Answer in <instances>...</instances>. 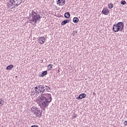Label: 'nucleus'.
I'll list each match as a JSON object with an SVG mask.
<instances>
[{
	"instance_id": "nucleus-17",
	"label": "nucleus",
	"mask_w": 127,
	"mask_h": 127,
	"mask_svg": "<svg viewBox=\"0 0 127 127\" xmlns=\"http://www.w3.org/2000/svg\"><path fill=\"white\" fill-rule=\"evenodd\" d=\"M46 75H47V70L43 71L41 75V77H44Z\"/></svg>"
},
{
	"instance_id": "nucleus-22",
	"label": "nucleus",
	"mask_w": 127,
	"mask_h": 127,
	"mask_svg": "<svg viewBox=\"0 0 127 127\" xmlns=\"http://www.w3.org/2000/svg\"><path fill=\"white\" fill-rule=\"evenodd\" d=\"M124 125H125V126H127V121L124 122Z\"/></svg>"
},
{
	"instance_id": "nucleus-20",
	"label": "nucleus",
	"mask_w": 127,
	"mask_h": 127,
	"mask_svg": "<svg viewBox=\"0 0 127 127\" xmlns=\"http://www.w3.org/2000/svg\"><path fill=\"white\" fill-rule=\"evenodd\" d=\"M77 117V114H74L73 116L72 117V119L74 120V119H76Z\"/></svg>"
},
{
	"instance_id": "nucleus-18",
	"label": "nucleus",
	"mask_w": 127,
	"mask_h": 127,
	"mask_svg": "<svg viewBox=\"0 0 127 127\" xmlns=\"http://www.w3.org/2000/svg\"><path fill=\"white\" fill-rule=\"evenodd\" d=\"M4 104V101L2 100L1 98H0V107H2Z\"/></svg>"
},
{
	"instance_id": "nucleus-15",
	"label": "nucleus",
	"mask_w": 127,
	"mask_h": 127,
	"mask_svg": "<svg viewBox=\"0 0 127 127\" xmlns=\"http://www.w3.org/2000/svg\"><path fill=\"white\" fill-rule=\"evenodd\" d=\"M13 68V65L10 64L6 67V70H11Z\"/></svg>"
},
{
	"instance_id": "nucleus-12",
	"label": "nucleus",
	"mask_w": 127,
	"mask_h": 127,
	"mask_svg": "<svg viewBox=\"0 0 127 127\" xmlns=\"http://www.w3.org/2000/svg\"><path fill=\"white\" fill-rule=\"evenodd\" d=\"M70 22V21L68 19H65L64 21H63L61 23L62 25H65L66 23H69Z\"/></svg>"
},
{
	"instance_id": "nucleus-25",
	"label": "nucleus",
	"mask_w": 127,
	"mask_h": 127,
	"mask_svg": "<svg viewBox=\"0 0 127 127\" xmlns=\"http://www.w3.org/2000/svg\"><path fill=\"white\" fill-rule=\"evenodd\" d=\"M93 95H95V92L93 93Z\"/></svg>"
},
{
	"instance_id": "nucleus-3",
	"label": "nucleus",
	"mask_w": 127,
	"mask_h": 127,
	"mask_svg": "<svg viewBox=\"0 0 127 127\" xmlns=\"http://www.w3.org/2000/svg\"><path fill=\"white\" fill-rule=\"evenodd\" d=\"M32 112L34 113V115H35L37 118H41V116H42V111L40 110L39 108L33 107Z\"/></svg>"
},
{
	"instance_id": "nucleus-21",
	"label": "nucleus",
	"mask_w": 127,
	"mask_h": 127,
	"mask_svg": "<svg viewBox=\"0 0 127 127\" xmlns=\"http://www.w3.org/2000/svg\"><path fill=\"white\" fill-rule=\"evenodd\" d=\"M18 0V1H19L20 4H21V3H22L23 2H24V1H23V0Z\"/></svg>"
},
{
	"instance_id": "nucleus-23",
	"label": "nucleus",
	"mask_w": 127,
	"mask_h": 127,
	"mask_svg": "<svg viewBox=\"0 0 127 127\" xmlns=\"http://www.w3.org/2000/svg\"><path fill=\"white\" fill-rule=\"evenodd\" d=\"M74 32H75V33H77V31H75Z\"/></svg>"
},
{
	"instance_id": "nucleus-6",
	"label": "nucleus",
	"mask_w": 127,
	"mask_h": 127,
	"mask_svg": "<svg viewBox=\"0 0 127 127\" xmlns=\"http://www.w3.org/2000/svg\"><path fill=\"white\" fill-rule=\"evenodd\" d=\"M66 3L65 0H57V4L60 6H63Z\"/></svg>"
},
{
	"instance_id": "nucleus-5",
	"label": "nucleus",
	"mask_w": 127,
	"mask_h": 127,
	"mask_svg": "<svg viewBox=\"0 0 127 127\" xmlns=\"http://www.w3.org/2000/svg\"><path fill=\"white\" fill-rule=\"evenodd\" d=\"M116 25L119 28L120 31H123L124 30V27L125 25L124 24V22H120L116 24Z\"/></svg>"
},
{
	"instance_id": "nucleus-11",
	"label": "nucleus",
	"mask_w": 127,
	"mask_h": 127,
	"mask_svg": "<svg viewBox=\"0 0 127 127\" xmlns=\"http://www.w3.org/2000/svg\"><path fill=\"white\" fill-rule=\"evenodd\" d=\"M70 16H71V14H70V12H66L64 13V17L65 18H70Z\"/></svg>"
},
{
	"instance_id": "nucleus-2",
	"label": "nucleus",
	"mask_w": 127,
	"mask_h": 127,
	"mask_svg": "<svg viewBox=\"0 0 127 127\" xmlns=\"http://www.w3.org/2000/svg\"><path fill=\"white\" fill-rule=\"evenodd\" d=\"M29 17L30 23H34L35 24H36L37 21H40L42 18L39 13L36 12L34 10L30 11Z\"/></svg>"
},
{
	"instance_id": "nucleus-4",
	"label": "nucleus",
	"mask_w": 127,
	"mask_h": 127,
	"mask_svg": "<svg viewBox=\"0 0 127 127\" xmlns=\"http://www.w3.org/2000/svg\"><path fill=\"white\" fill-rule=\"evenodd\" d=\"M10 5H13L14 6H18L20 5V2L18 0H9Z\"/></svg>"
},
{
	"instance_id": "nucleus-14",
	"label": "nucleus",
	"mask_w": 127,
	"mask_h": 127,
	"mask_svg": "<svg viewBox=\"0 0 127 127\" xmlns=\"http://www.w3.org/2000/svg\"><path fill=\"white\" fill-rule=\"evenodd\" d=\"M53 68V64H49L47 66V68L49 71L52 70Z\"/></svg>"
},
{
	"instance_id": "nucleus-8",
	"label": "nucleus",
	"mask_w": 127,
	"mask_h": 127,
	"mask_svg": "<svg viewBox=\"0 0 127 127\" xmlns=\"http://www.w3.org/2000/svg\"><path fill=\"white\" fill-rule=\"evenodd\" d=\"M46 40V38H45V37L43 36L40 37L39 38V42L40 44H44V43L45 42Z\"/></svg>"
},
{
	"instance_id": "nucleus-9",
	"label": "nucleus",
	"mask_w": 127,
	"mask_h": 127,
	"mask_svg": "<svg viewBox=\"0 0 127 127\" xmlns=\"http://www.w3.org/2000/svg\"><path fill=\"white\" fill-rule=\"evenodd\" d=\"M86 94L85 93H81L78 97L76 98V100H82V99H84V98H86Z\"/></svg>"
},
{
	"instance_id": "nucleus-1",
	"label": "nucleus",
	"mask_w": 127,
	"mask_h": 127,
	"mask_svg": "<svg viewBox=\"0 0 127 127\" xmlns=\"http://www.w3.org/2000/svg\"><path fill=\"white\" fill-rule=\"evenodd\" d=\"M36 87L34 88L36 94L40 95L38 97V102L39 105L43 111H45L46 108H48L49 104L52 101V96L51 94L45 93L47 92H50L51 88L45 85H35Z\"/></svg>"
},
{
	"instance_id": "nucleus-10",
	"label": "nucleus",
	"mask_w": 127,
	"mask_h": 127,
	"mask_svg": "<svg viewBox=\"0 0 127 127\" xmlns=\"http://www.w3.org/2000/svg\"><path fill=\"white\" fill-rule=\"evenodd\" d=\"M113 29L114 32H119V31H120V30L119 28V27H118V26L116 24H115L113 25Z\"/></svg>"
},
{
	"instance_id": "nucleus-24",
	"label": "nucleus",
	"mask_w": 127,
	"mask_h": 127,
	"mask_svg": "<svg viewBox=\"0 0 127 127\" xmlns=\"http://www.w3.org/2000/svg\"><path fill=\"white\" fill-rule=\"evenodd\" d=\"M73 36L75 35V33H73Z\"/></svg>"
},
{
	"instance_id": "nucleus-7",
	"label": "nucleus",
	"mask_w": 127,
	"mask_h": 127,
	"mask_svg": "<svg viewBox=\"0 0 127 127\" xmlns=\"http://www.w3.org/2000/svg\"><path fill=\"white\" fill-rule=\"evenodd\" d=\"M110 13V10L108 8L104 7L102 11V13L104 15H108Z\"/></svg>"
},
{
	"instance_id": "nucleus-19",
	"label": "nucleus",
	"mask_w": 127,
	"mask_h": 127,
	"mask_svg": "<svg viewBox=\"0 0 127 127\" xmlns=\"http://www.w3.org/2000/svg\"><path fill=\"white\" fill-rule=\"evenodd\" d=\"M121 3L123 5H125V4H127V2H126V1H125V0H122V1H121Z\"/></svg>"
},
{
	"instance_id": "nucleus-16",
	"label": "nucleus",
	"mask_w": 127,
	"mask_h": 127,
	"mask_svg": "<svg viewBox=\"0 0 127 127\" xmlns=\"http://www.w3.org/2000/svg\"><path fill=\"white\" fill-rule=\"evenodd\" d=\"M108 8L109 9H112L113 7H114V4L113 3L111 2L110 3L108 4Z\"/></svg>"
},
{
	"instance_id": "nucleus-13",
	"label": "nucleus",
	"mask_w": 127,
	"mask_h": 127,
	"mask_svg": "<svg viewBox=\"0 0 127 127\" xmlns=\"http://www.w3.org/2000/svg\"><path fill=\"white\" fill-rule=\"evenodd\" d=\"M73 22L74 23H78L79 22V18L77 17H74L73 19Z\"/></svg>"
}]
</instances>
